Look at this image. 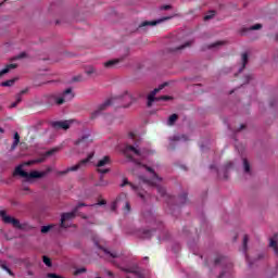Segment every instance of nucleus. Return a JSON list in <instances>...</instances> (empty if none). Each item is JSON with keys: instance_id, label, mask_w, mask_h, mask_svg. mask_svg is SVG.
Wrapping results in <instances>:
<instances>
[{"instance_id": "1", "label": "nucleus", "mask_w": 278, "mask_h": 278, "mask_svg": "<svg viewBox=\"0 0 278 278\" xmlns=\"http://www.w3.org/2000/svg\"><path fill=\"white\" fill-rule=\"evenodd\" d=\"M123 153L125 157L129 160V162H134V164H136L138 168H143L147 175L151 177V179H148L143 176L139 177L141 188H143V186L155 188L161 197H165V199H168V194H166V189L162 187V178L159 177L157 174H155V167L151 168L143 163V161L147 160V155H150L151 152L149 150H139L134 146H125V148L123 149Z\"/></svg>"}, {"instance_id": "2", "label": "nucleus", "mask_w": 278, "mask_h": 278, "mask_svg": "<svg viewBox=\"0 0 278 278\" xmlns=\"http://www.w3.org/2000/svg\"><path fill=\"white\" fill-rule=\"evenodd\" d=\"M116 101H122L124 103L123 108H129V105L136 101V96L129 91H124L122 94L106 100L104 103L98 106V110L91 113V118H97L99 114L103 112V110L110 108V105H112V103H116Z\"/></svg>"}, {"instance_id": "3", "label": "nucleus", "mask_w": 278, "mask_h": 278, "mask_svg": "<svg viewBox=\"0 0 278 278\" xmlns=\"http://www.w3.org/2000/svg\"><path fill=\"white\" fill-rule=\"evenodd\" d=\"M117 207H122L124 214H129L131 212V204L127 201V194L121 193L116 200L111 204L112 212H116Z\"/></svg>"}, {"instance_id": "4", "label": "nucleus", "mask_w": 278, "mask_h": 278, "mask_svg": "<svg viewBox=\"0 0 278 278\" xmlns=\"http://www.w3.org/2000/svg\"><path fill=\"white\" fill-rule=\"evenodd\" d=\"M14 175H20V177H24V179H40L42 177H45V175H47V172H38V170H34L30 173H27L25 170H23V166H17L15 168Z\"/></svg>"}, {"instance_id": "5", "label": "nucleus", "mask_w": 278, "mask_h": 278, "mask_svg": "<svg viewBox=\"0 0 278 278\" xmlns=\"http://www.w3.org/2000/svg\"><path fill=\"white\" fill-rule=\"evenodd\" d=\"M94 157V152H90L86 159L78 162L76 165L68 167L66 170L61 172V175H66V173L81 170V168H86L88 164H90V160Z\"/></svg>"}, {"instance_id": "6", "label": "nucleus", "mask_w": 278, "mask_h": 278, "mask_svg": "<svg viewBox=\"0 0 278 278\" xmlns=\"http://www.w3.org/2000/svg\"><path fill=\"white\" fill-rule=\"evenodd\" d=\"M84 206H86L85 203H79L73 212L63 213L61 216V227H64V229H67V227H71V223H68V220H73V218H75V216L77 215V210Z\"/></svg>"}, {"instance_id": "7", "label": "nucleus", "mask_w": 278, "mask_h": 278, "mask_svg": "<svg viewBox=\"0 0 278 278\" xmlns=\"http://www.w3.org/2000/svg\"><path fill=\"white\" fill-rule=\"evenodd\" d=\"M164 86H166V83L160 85L159 88H155V89L148 96V108H151V105H153V101H170V97H168V96H163V97L155 98V96L157 94V92H160V90H163Z\"/></svg>"}, {"instance_id": "8", "label": "nucleus", "mask_w": 278, "mask_h": 278, "mask_svg": "<svg viewBox=\"0 0 278 278\" xmlns=\"http://www.w3.org/2000/svg\"><path fill=\"white\" fill-rule=\"evenodd\" d=\"M75 93H73L72 89H66L61 96L55 98L56 105H62V103H66L67 101H72L74 99Z\"/></svg>"}, {"instance_id": "9", "label": "nucleus", "mask_w": 278, "mask_h": 278, "mask_svg": "<svg viewBox=\"0 0 278 278\" xmlns=\"http://www.w3.org/2000/svg\"><path fill=\"white\" fill-rule=\"evenodd\" d=\"M92 144V139L90 138V132H85L80 139L75 142L76 147L80 149H86V147H90Z\"/></svg>"}, {"instance_id": "10", "label": "nucleus", "mask_w": 278, "mask_h": 278, "mask_svg": "<svg viewBox=\"0 0 278 278\" xmlns=\"http://www.w3.org/2000/svg\"><path fill=\"white\" fill-rule=\"evenodd\" d=\"M111 163L112 160L110 159V156H104L103 159H101L97 164L98 173H100V175H105V173H110V168H104V166H108V164Z\"/></svg>"}, {"instance_id": "11", "label": "nucleus", "mask_w": 278, "mask_h": 278, "mask_svg": "<svg viewBox=\"0 0 278 278\" xmlns=\"http://www.w3.org/2000/svg\"><path fill=\"white\" fill-rule=\"evenodd\" d=\"M0 216L3 223H5L7 225H13V227H16L17 229L21 227V223L18 222V219L9 216L8 214H5V211H0Z\"/></svg>"}, {"instance_id": "12", "label": "nucleus", "mask_w": 278, "mask_h": 278, "mask_svg": "<svg viewBox=\"0 0 278 278\" xmlns=\"http://www.w3.org/2000/svg\"><path fill=\"white\" fill-rule=\"evenodd\" d=\"M124 186H130L131 190H135L137 192L138 197H140V199H142V201H144V199L147 198V192L140 191V187H137L134 184L129 182V180H127V178H124V180H123L122 188H124Z\"/></svg>"}, {"instance_id": "13", "label": "nucleus", "mask_w": 278, "mask_h": 278, "mask_svg": "<svg viewBox=\"0 0 278 278\" xmlns=\"http://www.w3.org/2000/svg\"><path fill=\"white\" fill-rule=\"evenodd\" d=\"M73 123H75L74 119L53 122L52 127H54V129H68Z\"/></svg>"}, {"instance_id": "14", "label": "nucleus", "mask_w": 278, "mask_h": 278, "mask_svg": "<svg viewBox=\"0 0 278 278\" xmlns=\"http://www.w3.org/2000/svg\"><path fill=\"white\" fill-rule=\"evenodd\" d=\"M119 268L124 273H127V275H132V277L144 278V277H142L140 271H138V269H136V267H119Z\"/></svg>"}, {"instance_id": "15", "label": "nucleus", "mask_w": 278, "mask_h": 278, "mask_svg": "<svg viewBox=\"0 0 278 278\" xmlns=\"http://www.w3.org/2000/svg\"><path fill=\"white\" fill-rule=\"evenodd\" d=\"M104 258H106L109 262H114L115 260H118V254L115 252H110L108 249L102 248L101 249Z\"/></svg>"}, {"instance_id": "16", "label": "nucleus", "mask_w": 278, "mask_h": 278, "mask_svg": "<svg viewBox=\"0 0 278 278\" xmlns=\"http://www.w3.org/2000/svg\"><path fill=\"white\" fill-rule=\"evenodd\" d=\"M163 21H168V17H163L156 21H146L142 22V24L139 27H155V25H160V23H163Z\"/></svg>"}, {"instance_id": "17", "label": "nucleus", "mask_w": 278, "mask_h": 278, "mask_svg": "<svg viewBox=\"0 0 278 278\" xmlns=\"http://www.w3.org/2000/svg\"><path fill=\"white\" fill-rule=\"evenodd\" d=\"M55 151H56L55 149H52V150H50V151H47V152L42 155V157H40V159H38V160H35V161H30V162H28L27 164H28V165H29V164H40V162H45V160H47V157L53 155V153H54Z\"/></svg>"}, {"instance_id": "18", "label": "nucleus", "mask_w": 278, "mask_h": 278, "mask_svg": "<svg viewBox=\"0 0 278 278\" xmlns=\"http://www.w3.org/2000/svg\"><path fill=\"white\" fill-rule=\"evenodd\" d=\"M25 92H27L26 90H22L20 93L16 94L15 97V101L13 103H11L10 108H16V105H18V103H21L23 101V94H25Z\"/></svg>"}, {"instance_id": "19", "label": "nucleus", "mask_w": 278, "mask_h": 278, "mask_svg": "<svg viewBox=\"0 0 278 278\" xmlns=\"http://www.w3.org/2000/svg\"><path fill=\"white\" fill-rule=\"evenodd\" d=\"M18 142H21V136L18 135V132H15L13 137V143L11 146V151H14V149L18 147Z\"/></svg>"}, {"instance_id": "20", "label": "nucleus", "mask_w": 278, "mask_h": 278, "mask_svg": "<svg viewBox=\"0 0 278 278\" xmlns=\"http://www.w3.org/2000/svg\"><path fill=\"white\" fill-rule=\"evenodd\" d=\"M269 247L274 249L275 254L278 256L277 235H275V237L270 239Z\"/></svg>"}, {"instance_id": "21", "label": "nucleus", "mask_w": 278, "mask_h": 278, "mask_svg": "<svg viewBox=\"0 0 278 278\" xmlns=\"http://www.w3.org/2000/svg\"><path fill=\"white\" fill-rule=\"evenodd\" d=\"M248 62H249V54H248L247 52H244V53L242 54V63H243V64H242V66L239 68V73H242V71H244V68H245Z\"/></svg>"}, {"instance_id": "22", "label": "nucleus", "mask_w": 278, "mask_h": 278, "mask_svg": "<svg viewBox=\"0 0 278 278\" xmlns=\"http://www.w3.org/2000/svg\"><path fill=\"white\" fill-rule=\"evenodd\" d=\"M0 268L5 270L11 277H14V273H12V269L8 267L4 261H0Z\"/></svg>"}, {"instance_id": "23", "label": "nucleus", "mask_w": 278, "mask_h": 278, "mask_svg": "<svg viewBox=\"0 0 278 278\" xmlns=\"http://www.w3.org/2000/svg\"><path fill=\"white\" fill-rule=\"evenodd\" d=\"M12 68H16V64H9L0 72V77H3V75H7V73H10Z\"/></svg>"}, {"instance_id": "24", "label": "nucleus", "mask_w": 278, "mask_h": 278, "mask_svg": "<svg viewBox=\"0 0 278 278\" xmlns=\"http://www.w3.org/2000/svg\"><path fill=\"white\" fill-rule=\"evenodd\" d=\"M118 64V60H110L104 63L105 68H114Z\"/></svg>"}, {"instance_id": "25", "label": "nucleus", "mask_w": 278, "mask_h": 278, "mask_svg": "<svg viewBox=\"0 0 278 278\" xmlns=\"http://www.w3.org/2000/svg\"><path fill=\"white\" fill-rule=\"evenodd\" d=\"M14 81H16V79H9L7 81L1 83V86L3 88H9L10 86H14Z\"/></svg>"}, {"instance_id": "26", "label": "nucleus", "mask_w": 278, "mask_h": 278, "mask_svg": "<svg viewBox=\"0 0 278 278\" xmlns=\"http://www.w3.org/2000/svg\"><path fill=\"white\" fill-rule=\"evenodd\" d=\"M173 140H176L177 142H186V140H188V137L186 135L175 136Z\"/></svg>"}, {"instance_id": "27", "label": "nucleus", "mask_w": 278, "mask_h": 278, "mask_svg": "<svg viewBox=\"0 0 278 278\" xmlns=\"http://www.w3.org/2000/svg\"><path fill=\"white\" fill-rule=\"evenodd\" d=\"M177 121V114H173L169 116L167 124L168 125H175V122Z\"/></svg>"}, {"instance_id": "28", "label": "nucleus", "mask_w": 278, "mask_h": 278, "mask_svg": "<svg viewBox=\"0 0 278 278\" xmlns=\"http://www.w3.org/2000/svg\"><path fill=\"white\" fill-rule=\"evenodd\" d=\"M243 168L247 173H251V165H249V161H247V159H243Z\"/></svg>"}, {"instance_id": "29", "label": "nucleus", "mask_w": 278, "mask_h": 278, "mask_svg": "<svg viewBox=\"0 0 278 278\" xmlns=\"http://www.w3.org/2000/svg\"><path fill=\"white\" fill-rule=\"evenodd\" d=\"M151 236H153V233L151 232V230H143L141 238L143 239H149L151 238Z\"/></svg>"}, {"instance_id": "30", "label": "nucleus", "mask_w": 278, "mask_h": 278, "mask_svg": "<svg viewBox=\"0 0 278 278\" xmlns=\"http://www.w3.org/2000/svg\"><path fill=\"white\" fill-rule=\"evenodd\" d=\"M52 228H53L52 225L42 226L41 227V233H48V231H51Z\"/></svg>"}, {"instance_id": "31", "label": "nucleus", "mask_w": 278, "mask_h": 278, "mask_svg": "<svg viewBox=\"0 0 278 278\" xmlns=\"http://www.w3.org/2000/svg\"><path fill=\"white\" fill-rule=\"evenodd\" d=\"M216 14V12L211 11L208 14H206L204 16V21H210L211 18H214V15Z\"/></svg>"}, {"instance_id": "32", "label": "nucleus", "mask_w": 278, "mask_h": 278, "mask_svg": "<svg viewBox=\"0 0 278 278\" xmlns=\"http://www.w3.org/2000/svg\"><path fill=\"white\" fill-rule=\"evenodd\" d=\"M249 243V236L243 237V251L247 253V244Z\"/></svg>"}, {"instance_id": "33", "label": "nucleus", "mask_w": 278, "mask_h": 278, "mask_svg": "<svg viewBox=\"0 0 278 278\" xmlns=\"http://www.w3.org/2000/svg\"><path fill=\"white\" fill-rule=\"evenodd\" d=\"M42 260H43V264H46V266H51V258H49L48 256H43L42 257Z\"/></svg>"}, {"instance_id": "34", "label": "nucleus", "mask_w": 278, "mask_h": 278, "mask_svg": "<svg viewBox=\"0 0 278 278\" xmlns=\"http://www.w3.org/2000/svg\"><path fill=\"white\" fill-rule=\"evenodd\" d=\"M86 73H87V75H92V74H94V67H93V66L87 67V68H86Z\"/></svg>"}, {"instance_id": "35", "label": "nucleus", "mask_w": 278, "mask_h": 278, "mask_svg": "<svg viewBox=\"0 0 278 278\" xmlns=\"http://www.w3.org/2000/svg\"><path fill=\"white\" fill-rule=\"evenodd\" d=\"M108 181L103 180V176L100 177V181L97 184V186H106Z\"/></svg>"}, {"instance_id": "36", "label": "nucleus", "mask_w": 278, "mask_h": 278, "mask_svg": "<svg viewBox=\"0 0 278 278\" xmlns=\"http://www.w3.org/2000/svg\"><path fill=\"white\" fill-rule=\"evenodd\" d=\"M81 273H86V268L81 267L76 269L75 275H81Z\"/></svg>"}, {"instance_id": "37", "label": "nucleus", "mask_w": 278, "mask_h": 278, "mask_svg": "<svg viewBox=\"0 0 278 278\" xmlns=\"http://www.w3.org/2000/svg\"><path fill=\"white\" fill-rule=\"evenodd\" d=\"M250 29H251V30L262 29V24H255V25H253Z\"/></svg>"}, {"instance_id": "38", "label": "nucleus", "mask_w": 278, "mask_h": 278, "mask_svg": "<svg viewBox=\"0 0 278 278\" xmlns=\"http://www.w3.org/2000/svg\"><path fill=\"white\" fill-rule=\"evenodd\" d=\"M218 45H223V42H220V41L215 42V43L208 46V49H216V47H218Z\"/></svg>"}, {"instance_id": "39", "label": "nucleus", "mask_w": 278, "mask_h": 278, "mask_svg": "<svg viewBox=\"0 0 278 278\" xmlns=\"http://www.w3.org/2000/svg\"><path fill=\"white\" fill-rule=\"evenodd\" d=\"M49 278H63L62 276H58L55 274H48Z\"/></svg>"}, {"instance_id": "40", "label": "nucleus", "mask_w": 278, "mask_h": 278, "mask_svg": "<svg viewBox=\"0 0 278 278\" xmlns=\"http://www.w3.org/2000/svg\"><path fill=\"white\" fill-rule=\"evenodd\" d=\"M25 55H26L25 52H22L18 56L15 58V60H21L25 58Z\"/></svg>"}, {"instance_id": "41", "label": "nucleus", "mask_w": 278, "mask_h": 278, "mask_svg": "<svg viewBox=\"0 0 278 278\" xmlns=\"http://www.w3.org/2000/svg\"><path fill=\"white\" fill-rule=\"evenodd\" d=\"M161 10H170V5H163Z\"/></svg>"}, {"instance_id": "42", "label": "nucleus", "mask_w": 278, "mask_h": 278, "mask_svg": "<svg viewBox=\"0 0 278 278\" xmlns=\"http://www.w3.org/2000/svg\"><path fill=\"white\" fill-rule=\"evenodd\" d=\"M93 205H105V200H102V201H100L99 203L93 204Z\"/></svg>"}, {"instance_id": "43", "label": "nucleus", "mask_w": 278, "mask_h": 278, "mask_svg": "<svg viewBox=\"0 0 278 278\" xmlns=\"http://www.w3.org/2000/svg\"><path fill=\"white\" fill-rule=\"evenodd\" d=\"M182 199H184V201H186V199H188V194L185 193V194L182 195Z\"/></svg>"}, {"instance_id": "44", "label": "nucleus", "mask_w": 278, "mask_h": 278, "mask_svg": "<svg viewBox=\"0 0 278 278\" xmlns=\"http://www.w3.org/2000/svg\"><path fill=\"white\" fill-rule=\"evenodd\" d=\"M215 264H220V258H217V260L215 261Z\"/></svg>"}, {"instance_id": "45", "label": "nucleus", "mask_w": 278, "mask_h": 278, "mask_svg": "<svg viewBox=\"0 0 278 278\" xmlns=\"http://www.w3.org/2000/svg\"><path fill=\"white\" fill-rule=\"evenodd\" d=\"M185 47H188V43H187L186 46H181V47L178 48V49H185Z\"/></svg>"}, {"instance_id": "46", "label": "nucleus", "mask_w": 278, "mask_h": 278, "mask_svg": "<svg viewBox=\"0 0 278 278\" xmlns=\"http://www.w3.org/2000/svg\"><path fill=\"white\" fill-rule=\"evenodd\" d=\"M129 138H132V139H134V134H130V135H129Z\"/></svg>"}, {"instance_id": "47", "label": "nucleus", "mask_w": 278, "mask_h": 278, "mask_svg": "<svg viewBox=\"0 0 278 278\" xmlns=\"http://www.w3.org/2000/svg\"><path fill=\"white\" fill-rule=\"evenodd\" d=\"M241 129H244V125H241L240 130H241Z\"/></svg>"}, {"instance_id": "48", "label": "nucleus", "mask_w": 278, "mask_h": 278, "mask_svg": "<svg viewBox=\"0 0 278 278\" xmlns=\"http://www.w3.org/2000/svg\"><path fill=\"white\" fill-rule=\"evenodd\" d=\"M126 278H131V276H130V275H127Z\"/></svg>"}, {"instance_id": "49", "label": "nucleus", "mask_w": 278, "mask_h": 278, "mask_svg": "<svg viewBox=\"0 0 278 278\" xmlns=\"http://www.w3.org/2000/svg\"><path fill=\"white\" fill-rule=\"evenodd\" d=\"M109 275L112 277V271H109Z\"/></svg>"}, {"instance_id": "50", "label": "nucleus", "mask_w": 278, "mask_h": 278, "mask_svg": "<svg viewBox=\"0 0 278 278\" xmlns=\"http://www.w3.org/2000/svg\"><path fill=\"white\" fill-rule=\"evenodd\" d=\"M245 260H249V256L245 255Z\"/></svg>"}, {"instance_id": "51", "label": "nucleus", "mask_w": 278, "mask_h": 278, "mask_svg": "<svg viewBox=\"0 0 278 278\" xmlns=\"http://www.w3.org/2000/svg\"><path fill=\"white\" fill-rule=\"evenodd\" d=\"M0 131H3V130L0 128Z\"/></svg>"}, {"instance_id": "52", "label": "nucleus", "mask_w": 278, "mask_h": 278, "mask_svg": "<svg viewBox=\"0 0 278 278\" xmlns=\"http://www.w3.org/2000/svg\"><path fill=\"white\" fill-rule=\"evenodd\" d=\"M97 278H101V277H97Z\"/></svg>"}]
</instances>
